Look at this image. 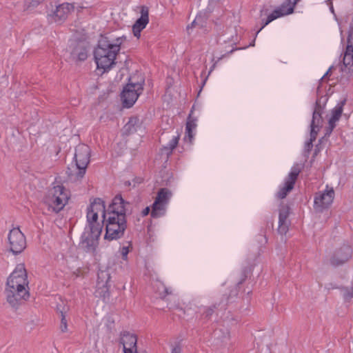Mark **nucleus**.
Instances as JSON below:
<instances>
[{
	"label": "nucleus",
	"instance_id": "obj_29",
	"mask_svg": "<svg viewBox=\"0 0 353 353\" xmlns=\"http://www.w3.org/2000/svg\"><path fill=\"white\" fill-rule=\"evenodd\" d=\"M161 288L158 289L159 293L160 295L166 296L168 294H171V291H170L169 288H166L163 283H160Z\"/></svg>",
	"mask_w": 353,
	"mask_h": 353
},
{
	"label": "nucleus",
	"instance_id": "obj_20",
	"mask_svg": "<svg viewBox=\"0 0 353 353\" xmlns=\"http://www.w3.org/2000/svg\"><path fill=\"white\" fill-rule=\"evenodd\" d=\"M323 122L321 107L317 105L313 112L312 119L310 124L312 139L316 140L317 133Z\"/></svg>",
	"mask_w": 353,
	"mask_h": 353
},
{
	"label": "nucleus",
	"instance_id": "obj_14",
	"mask_svg": "<svg viewBox=\"0 0 353 353\" xmlns=\"http://www.w3.org/2000/svg\"><path fill=\"white\" fill-rule=\"evenodd\" d=\"M120 342L123 345L124 353H137V336L128 332H123Z\"/></svg>",
	"mask_w": 353,
	"mask_h": 353
},
{
	"label": "nucleus",
	"instance_id": "obj_6",
	"mask_svg": "<svg viewBox=\"0 0 353 353\" xmlns=\"http://www.w3.org/2000/svg\"><path fill=\"white\" fill-rule=\"evenodd\" d=\"M90 149L85 144H79L75 148L74 161L75 168L78 172L76 173V179L83 178L86 172V168L90 163Z\"/></svg>",
	"mask_w": 353,
	"mask_h": 353
},
{
	"label": "nucleus",
	"instance_id": "obj_17",
	"mask_svg": "<svg viewBox=\"0 0 353 353\" xmlns=\"http://www.w3.org/2000/svg\"><path fill=\"white\" fill-rule=\"evenodd\" d=\"M300 0H285L280 6L272 12L278 19L293 13L295 6Z\"/></svg>",
	"mask_w": 353,
	"mask_h": 353
},
{
	"label": "nucleus",
	"instance_id": "obj_2",
	"mask_svg": "<svg viewBox=\"0 0 353 353\" xmlns=\"http://www.w3.org/2000/svg\"><path fill=\"white\" fill-rule=\"evenodd\" d=\"M130 203L125 202L121 195H117L110 205L106 221L105 234L104 238L109 241L116 240L123 236L126 229L127 206Z\"/></svg>",
	"mask_w": 353,
	"mask_h": 353
},
{
	"label": "nucleus",
	"instance_id": "obj_31",
	"mask_svg": "<svg viewBox=\"0 0 353 353\" xmlns=\"http://www.w3.org/2000/svg\"><path fill=\"white\" fill-rule=\"evenodd\" d=\"M76 54H77V57L80 61H84L87 59V51L85 49H81L79 52H77Z\"/></svg>",
	"mask_w": 353,
	"mask_h": 353
},
{
	"label": "nucleus",
	"instance_id": "obj_12",
	"mask_svg": "<svg viewBox=\"0 0 353 353\" xmlns=\"http://www.w3.org/2000/svg\"><path fill=\"white\" fill-rule=\"evenodd\" d=\"M110 279V276L107 270H100L98 272L97 289L95 290L96 296L105 299L108 295V282Z\"/></svg>",
	"mask_w": 353,
	"mask_h": 353
},
{
	"label": "nucleus",
	"instance_id": "obj_1",
	"mask_svg": "<svg viewBox=\"0 0 353 353\" xmlns=\"http://www.w3.org/2000/svg\"><path fill=\"white\" fill-rule=\"evenodd\" d=\"M99 214L104 221L107 216L105 203L101 199L96 198L87 208V224L81 237V243L87 252H93L98 245L103 228L102 224L98 221Z\"/></svg>",
	"mask_w": 353,
	"mask_h": 353
},
{
	"label": "nucleus",
	"instance_id": "obj_3",
	"mask_svg": "<svg viewBox=\"0 0 353 353\" xmlns=\"http://www.w3.org/2000/svg\"><path fill=\"white\" fill-rule=\"evenodd\" d=\"M5 293L7 301L13 307H17L21 301L29 297L28 276L24 264H18L9 276Z\"/></svg>",
	"mask_w": 353,
	"mask_h": 353
},
{
	"label": "nucleus",
	"instance_id": "obj_16",
	"mask_svg": "<svg viewBox=\"0 0 353 353\" xmlns=\"http://www.w3.org/2000/svg\"><path fill=\"white\" fill-rule=\"evenodd\" d=\"M149 22L148 8L143 6L141 9V17L135 21L132 26V32L137 39L141 36V32L146 27Z\"/></svg>",
	"mask_w": 353,
	"mask_h": 353
},
{
	"label": "nucleus",
	"instance_id": "obj_35",
	"mask_svg": "<svg viewBox=\"0 0 353 353\" xmlns=\"http://www.w3.org/2000/svg\"><path fill=\"white\" fill-rule=\"evenodd\" d=\"M213 313V310L212 308H207L205 311V316L208 317Z\"/></svg>",
	"mask_w": 353,
	"mask_h": 353
},
{
	"label": "nucleus",
	"instance_id": "obj_10",
	"mask_svg": "<svg viewBox=\"0 0 353 353\" xmlns=\"http://www.w3.org/2000/svg\"><path fill=\"white\" fill-rule=\"evenodd\" d=\"M8 239L10 251L14 254H20L26 247V237L18 228L10 231Z\"/></svg>",
	"mask_w": 353,
	"mask_h": 353
},
{
	"label": "nucleus",
	"instance_id": "obj_37",
	"mask_svg": "<svg viewBox=\"0 0 353 353\" xmlns=\"http://www.w3.org/2000/svg\"><path fill=\"white\" fill-rule=\"evenodd\" d=\"M171 353H181V349L176 346L172 348Z\"/></svg>",
	"mask_w": 353,
	"mask_h": 353
},
{
	"label": "nucleus",
	"instance_id": "obj_30",
	"mask_svg": "<svg viewBox=\"0 0 353 353\" xmlns=\"http://www.w3.org/2000/svg\"><path fill=\"white\" fill-rule=\"evenodd\" d=\"M130 244H129V245L128 246H123L121 248V254L122 256V258L125 260L127 259L128 254L130 252Z\"/></svg>",
	"mask_w": 353,
	"mask_h": 353
},
{
	"label": "nucleus",
	"instance_id": "obj_13",
	"mask_svg": "<svg viewBox=\"0 0 353 353\" xmlns=\"http://www.w3.org/2000/svg\"><path fill=\"white\" fill-rule=\"evenodd\" d=\"M290 208L287 205H282L279 210L278 232L280 234H285L289 230L290 221L288 219Z\"/></svg>",
	"mask_w": 353,
	"mask_h": 353
},
{
	"label": "nucleus",
	"instance_id": "obj_26",
	"mask_svg": "<svg viewBox=\"0 0 353 353\" xmlns=\"http://www.w3.org/2000/svg\"><path fill=\"white\" fill-rule=\"evenodd\" d=\"M204 23V19L203 17L201 14H199L196 17L194 20L192 22V23L187 27V31L189 32V30L193 28L199 27L202 28L203 26ZM190 34V32H188Z\"/></svg>",
	"mask_w": 353,
	"mask_h": 353
},
{
	"label": "nucleus",
	"instance_id": "obj_24",
	"mask_svg": "<svg viewBox=\"0 0 353 353\" xmlns=\"http://www.w3.org/2000/svg\"><path fill=\"white\" fill-rule=\"evenodd\" d=\"M268 9L265 6H263L260 10V17H262L263 15H268V17L265 20H264V19L262 20V26L256 32V34H259V32L263 28H264L267 25H268L270 22L276 19V17H274V15L272 14V13H270L269 14H268Z\"/></svg>",
	"mask_w": 353,
	"mask_h": 353
},
{
	"label": "nucleus",
	"instance_id": "obj_8",
	"mask_svg": "<svg viewBox=\"0 0 353 353\" xmlns=\"http://www.w3.org/2000/svg\"><path fill=\"white\" fill-rule=\"evenodd\" d=\"M335 193L333 188L326 185L323 190L319 191L314 195V208L316 211L323 212L329 208L333 203Z\"/></svg>",
	"mask_w": 353,
	"mask_h": 353
},
{
	"label": "nucleus",
	"instance_id": "obj_32",
	"mask_svg": "<svg viewBox=\"0 0 353 353\" xmlns=\"http://www.w3.org/2000/svg\"><path fill=\"white\" fill-rule=\"evenodd\" d=\"M193 137H194V133H193L192 130H190V131L185 130V135L184 137V140L185 141H188L189 142L191 143L193 139Z\"/></svg>",
	"mask_w": 353,
	"mask_h": 353
},
{
	"label": "nucleus",
	"instance_id": "obj_34",
	"mask_svg": "<svg viewBox=\"0 0 353 353\" xmlns=\"http://www.w3.org/2000/svg\"><path fill=\"white\" fill-rule=\"evenodd\" d=\"M344 298L345 300L353 298V288L352 289L351 292H347L344 294Z\"/></svg>",
	"mask_w": 353,
	"mask_h": 353
},
{
	"label": "nucleus",
	"instance_id": "obj_38",
	"mask_svg": "<svg viewBox=\"0 0 353 353\" xmlns=\"http://www.w3.org/2000/svg\"><path fill=\"white\" fill-rule=\"evenodd\" d=\"M45 0H30L31 3L32 4V6H37V5L42 3Z\"/></svg>",
	"mask_w": 353,
	"mask_h": 353
},
{
	"label": "nucleus",
	"instance_id": "obj_27",
	"mask_svg": "<svg viewBox=\"0 0 353 353\" xmlns=\"http://www.w3.org/2000/svg\"><path fill=\"white\" fill-rule=\"evenodd\" d=\"M61 314V323L60 330L62 332H66L68 331L67 320L63 311H60Z\"/></svg>",
	"mask_w": 353,
	"mask_h": 353
},
{
	"label": "nucleus",
	"instance_id": "obj_33",
	"mask_svg": "<svg viewBox=\"0 0 353 353\" xmlns=\"http://www.w3.org/2000/svg\"><path fill=\"white\" fill-rule=\"evenodd\" d=\"M315 140H313L312 139V134L310 133V139L308 141H307L305 144V150L306 152H310L312 148V143L313 141H314Z\"/></svg>",
	"mask_w": 353,
	"mask_h": 353
},
{
	"label": "nucleus",
	"instance_id": "obj_22",
	"mask_svg": "<svg viewBox=\"0 0 353 353\" xmlns=\"http://www.w3.org/2000/svg\"><path fill=\"white\" fill-rule=\"evenodd\" d=\"M180 139V134H177L173 136L167 145L162 148V153L165 154L168 157L172 153L174 149L177 146L179 140Z\"/></svg>",
	"mask_w": 353,
	"mask_h": 353
},
{
	"label": "nucleus",
	"instance_id": "obj_23",
	"mask_svg": "<svg viewBox=\"0 0 353 353\" xmlns=\"http://www.w3.org/2000/svg\"><path fill=\"white\" fill-rule=\"evenodd\" d=\"M172 195V194L170 190L167 188H161L158 192L155 199L159 201L160 203L168 205Z\"/></svg>",
	"mask_w": 353,
	"mask_h": 353
},
{
	"label": "nucleus",
	"instance_id": "obj_5",
	"mask_svg": "<svg viewBox=\"0 0 353 353\" xmlns=\"http://www.w3.org/2000/svg\"><path fill=\"white\" fill-rule=\"evenodd\" d=\"M69 199V192L62 185L53 187L47 196L49 208L56 213L63 209Z\"/></svg>",
	"mask_w": 353,
	"mask_h": 353
},
{
	"label": "nucleus",
	"instance_id": "obj_19",
	"mask_svg": "<svg viewBox=\"0 0 353 353\" xmlns=\"http://www.w3.org/2000/svg\"><path fill=\"white\" fill-rule=\"evenodd\" d=\"M343 104L344 102L337 104L332 110V115L329 119L328 127L326 128L325 136H330L336 127V123L339 120L342 114Z\"/></svg>",
	"mask_w": 353,
	"mask_h": 353
},
{
	"label": "nucleus",
	"instance_id": "obj_4",
	"mask_svg": "<svg viewBox=\"0 0 353 353\" xmlns=\"http://www.w3.org/2000/svg\"><path fill=\"white\" fill-rule=\"evenodd\" d=\"M122 42V37H118L114 41L108 40L107 38L99 40L94 50V59L99 70L102 69L103 72H105L115 64L114 60Z\"/></svg>",
	"mask_w": 353,
	"mask_h": 353
},
{
	"label": "nucleus",
	"instance_id": "obj_40",
	"mask_svg": "<svg viewBox=\"0 0 353 353\" xmlns=\"http://www.w3.org/2000/svg\"><path fill=\"white\" fill-rule=\"evenodd\" d=\"M220 0H210L211 3H216L219 2Z\"/></svg>",
	"mask_w": 353,
	"mask_h": 353
},
{
	"label": "nucleus",
	"instance_id": "obj_7",
	"mask_svg": "<svg viewBox=\"0 0 353 353\" xmlns=\"http://www.w3.org/2000/svg\"><path fill=\"white\" fill-rule=\"evenodd\" d=\"M143 90V83H129L124 88L121 94L123 105L125 108L132 107L137 101Z\"/></svg>",
	"mask_w": 353,
	"mask_h": 353
},
{
	"label": "nucleus",
	"instance_id": "obj_28",
	"mask_svg": "<svg viewBox=\"0 0 353 353\" xmlns=\"http://www.w3.org/2000/svg\"><path fill=\"white\" fill-rule=\"evenodd\" d=\"M196 121L192 119L190 117L187 121V123H186L185 130L186 131H190V130L193 131L196 128Z\"/></svg>",
	"mask_w": 353,
	"mask_h": 353
},
{
	"label": "nucleus",
	"instance_id": "obj_25",
	"mask_svg": "<svg viewBox=\"0 0 353 353\" xmlns=\"http://www.w3.org/2000/svg\"><path fill=\"white\" fill-rule=\"evenodd\" d=\"M139 123V119L136 117L130 119L129 121L125 125L123 131L125 133L130 134L137 131L136 125Z\"/></svg>",
	"mask_w": 353,
	"mask_h": 353
},
{
	"label": "nucleus",
	"instance_id": "obj_11",
	"mask_svg": "<svg viewBox=\"0 0 353 353\" xmlns=\"http://www.w3.org/2000/svg\"><path fill=\"white\" fill-rule=\"evenodd\" d=\"M74 10V6L72 3H63L59 4L54 11L48 14V20L50 23L61 24L68 19Z\"/></svg>",
	"mask_w": 353,
	"mask_h": 353
},
{
	"label": "nucleus",
	"instance_id": "obj_36",
	"mask_svg": "<svg viewBox=\"0 0 353 353\" xmlns=\"http://www.w3.org/2000/svg\"><path fill=\"white\" fill-rule=\"evenodd\" d=\"M326 3H327V6H329L330 11L332 13H334V7H333L332 3V0H327Z\"/></svg>",
	"mask_w": 353,
	"mask_h": 353
},
{
	"label": "nucleus",
	"instance_id": "obj_15",
	"mask_svg": "<svg viewBox=\"0 0 353 353\" xmlns=\"http://www.w3.org/2000/svg\"><path fill=\"white\" fill-rule=\"evenodd\" d=\"M351 256V248L347 245H344L334 252L330 261L332 264L339 265L347 262Z\"/></svg>",
	"mask_w": 353,
	"mask_h": 353
},
{
	"label": "nucleus",
	"instance_id": "obj_21",
	"mask_svg": "<svg viewBox=\"0 0 353 353\" xmlns=\"http://www.w3.org/2000/svg\"><path fill=\"white\" fill-rule=\"evenodd\" d=\"M167 205L160 203L159 201H154L152 206L151 216L154 218L162 216L165 214Z\"/></svg>",
	"mask_w": 353,
	"mask_h": 353
},
{
	"label": "nucleus",
	"instance_id": "obj_9",
	"mask_svg": "<svg viewBox=\"0 0 353 353\" xmlns=\"http://www.w3.org/2000/svg\"><path fill=\"white\" fill-rule=\"evenodd\" d=\"M301 171V165L299 164H295L292 167L290 173L285 177L283 183L280 186L276 194V196L279 199H284L293 189L294 183Z\"/></svg>",
	"mask_w": 353,
	"mask_h": 353
},
{
	"label": "nucleus",
	"instance_id": "obj_39",
	"mask_svg": "<svg viewBox=\"0 0 353 353\" xmlns=\"http://www.w3.org/2000/svg\"><path fill=\"white\" fill-rule=\"evenodd\" d=\"M150 211V207H146V208L143 210V212H142V214H143V216H146V215H148V214H149Z\"/></svg>",
	"mask_w": 353,
	"mask_h": 353
},
{
	"label": "nucleus",
	"instance_id": "obj_18",
	"mask_svg": "<svg viewBox=\"0 0 353 353\" xmlns=\"http://www.w3.org/2000/svg\"><path fill=\"white\" fill-rule=\"evenodd\" d=\"M343 65L349 69L353 67V28H351L349 32L347 46L343 55Z\"/></svg>",
	"mask_w": 353,
	"mask_h": 353
}]
</instances>
